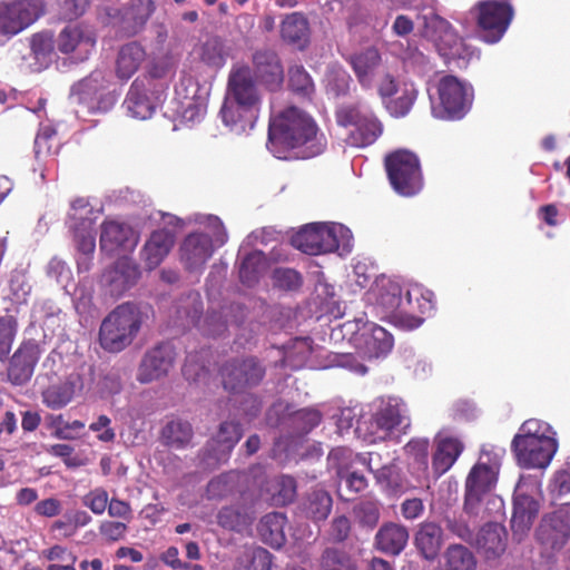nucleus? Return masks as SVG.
Instances as JSON below:
<instances>
[{"instance_id": "33", "label": "nucleus", "mask_w": 570, "mask_h": 570, "mask_svg": "<svg viewBox=\"0 0 570 570\" xmlns=\"http://www.w3.org/2000/svg\"><path fill=\"white\" fill-rule=\"evenodd\" d=\"M216 521L224 530L240 533L253 523L254 517L249 508L237 503L223 507L217 512Z\"/></svg>"}, {"instance_id": "10", "label": "nucleus", "mask_w": 570, "mask_h": 570, "mask_svg": "<svg viewBox=\"0 0 570 570\" xmlns=\"http://www.w3.org/2000/svg\"><path fill=\"white\" fill-rule=\"evenodd\" d=\"M256 83L248 66L233 68L229 72L226 100L243 108L248 122H255L261 106V95Z\"/></svg>"}, {"instance_id": "35", "label": "nucleus", "mask_w": 570, "mask_h": 570, "mask_svg": "<svg viewBox=\"0 0 570 570\" xmlns=\"http://www.w3.org/2000/svg\"><path fill=\"white\" fill-rule=\"evenodd\" d=\"M404 298L402 297L401 285L392 279H383L379 286L376 304L389 315L394 324L397 325V315L403 308Z\"/></svg>"}, {"instance_id": "32", "label": "nucleus", "mask_w": 570, "mask_h": 570, "mask_svg": "<svg viewBox=\"0 0 570 570\" xmlns=\"http://www.w3.org/2000/svg\"><path fill=\"white\" fill-rule=\"evenodd\" d=\"M134 232L132 228L116 220H106L101 224L100 248L101 250L112 253L119 248H128L135 246L131 243Z\"/></svg>"}, {"instance_id": "51", "label": "nucleus", "mask_w": 570, "mask_h": 570, "mask_svg": "<svg viewBox=\"0 0 570 570\" xmlns=\"http://www.w3.org/2000/svg\"><path fill=\"white\" fill-rule=\"evenodd\" d=\"M417 97V90L410 83H404L400 96L386 102L389 112L394 117H404L412 109Z\"/></svg>"}, {"instance_id": "25", "label": "nucleus", "mask_w": 570, "mask_h": 570, "mask_svg": "<svg viewBox=\"0 0 570 570\" xmlns=\"http://www.w3.org/2000/svg\"><path fill=\"white\" fill-rule=\"evenodd\" d=\"M347 61L360 85L366 89L371 88L374 82L376 69L382 63L380 50L374 46L366 47L352 53Z\"/></svg>"}, {"instance_id": "4", "label": "nucleus", "mask_w": 570, "mask_h": 570, "mask_svg": "<svg viewBox=\"0 0 570 570\" xmlns=\"http://www.w3.org/2000/svg\"><path fill=\"white\" fill-rule=\"evenodd\" d=\"M389 180L402 196L416 195L423 187V176L419 157L409 150H396L384 160Z\"/></svg>"}, {"instance_id": "54", "label": "nucleus", "mask_w": 570, "mask_h": 570, "mask_svg": "<svg viewBox=\"0 0 570 570\" xmlns=\"http://www.w3.org/2000/svg\"><path fill=\"white\" fill-rule=\"evenodd\" d=\"M273 501L277 505L291 503L296 495V481L293 476L281 475L272 483Z\"/></svg>"}, {"instance_id": "62", "label": "nucleus", "mask_w": 570, "mask_h": 570, "mask_svg": "<svg viewBox=\"0 0 570 570\" xmlns=\"http://www.w3.org/2000/svg\"><path fill=\"white\" fill-rule=\"evenodd\" d=\"M234 484L228 474H220L213 478L206 487V495L210 500H219L226 498L233 492Z\"/></svg>"}, {"instance_id": "42", "label": "nucleus", "mask_w": 570, "mask_h": 570, "mask_svg": "<svg viewBox=\"0 0 570 570\" xmlns=\"http://www.w3.org/2000/svg\"><path fill=\"white\" fill-rule=\"evenodd\" d=\"M381 134V122L372 112H368L360 125L350 132L347 142L354 147H366L372 145Z\"/></svg>"}, {"instance_id": "50", "label": "nucleus", "mask_w": 570, "mask_h": 570, "mask_svg": "<svg viewBox=\"0 0 570 570\" xmlns=\"http://www.w3.org/2000/svg\"><path fill=\"white\" fill-rule=\"evenodd\" d=\"M226 50L222 39L213 37L200 47L199 58L210 68L219 69L226 62Z\"/></svg>"}, {"instance_id": "23", "label": "nucleus", "mask_w": 570, "mask_h": 570, "mask_svg": "<svg viewBox=\"0 0 570 570\" xmlns=\"http://www.w3.org/2000/svg\"><path fill=\"white\" fill-rule=\"evenodd\" d=\"M364 357L379 358L386 356L393 348V336L379 325H371L355 338Z\"/></svg>"}, {"instance_id": "9", "label": "nucleus", "mask_w": 570, "mask_h": 570, "mask_svg": "<svg viewBox=\"0 0 570 570\" xmlns=\"http://www.w3.org/2000/svg\"><path fill=\"white\" fill-rule=\"evenodd\" d=\"M265 373L264 365L255 356L228 360L219 370L224 389L233 393H242L257 386Z\"/></svg>"}, {"instance_id": "31", "label": "nucleus", "mask_w": 570, "mask_h": 570, "mask_svg": "<svg viewBox=\"0 0 570 570\" xmlns=\"http://www.w3.org/2000/svg\"><path fill=\"white\" fill-rule=\"evenodd\" d=\"M507 531L494 522L483 525L476 538L479 551L488 559L500 557L507 549Z\"/></svg>"}, {"instance_id": "29", "label": "nucleus", "mask_w": 570, "mask_h": 570, "mask_svg": "<svg viewBox=\"0 0 570 570\" xmlns=\"http://www.w3.org/2000/svg\"><path fill=\"white\" fill-rule=\"evenodd\" d=\"M104 276L111 286V291L121 294L136 284L140 271L131 258L125 256L118 258Z\"/></svg>"}, {"instance_id": "43", "label": "nucleus", "mask_w": 570, "mask_h": 570, "mask_svg": "<svg viewBox=\"0 0 570 570\" xmlns=\"http://www.w3.org/2000/svg\"><path fill=\"white\" fill-rule=\"evenodd\" d=\"M194 432L190 423L183 420L169 421L161 431V439L165 445L174 449L186 448L191 439Z\"/></svg>"}, {"instance_id": "1", "label": "nucleus", "mask_w": 570, "mask_h": 570, "mask_svg": "<svg viewBox=\"0 0 570 570\" xmlns=\"http://www.w3.org/2000/svg\"><path fill=\"white\" fill-rule=\"evenodd\" d=\"M316 122L304 110L289 106L271 117L267 148L279 159L287 158V151L308 146L306 157L318 155L323 146L317 139Z\"/></svg>"}, {"instance_id": "3", "label": "nucleus", "mask_w": 570, "mask_h": 570, "mask_svg": "<svg viewBox=\"0 0 570 570\" xmlns=\"http://www.w3.org/2000/svg\"><path fill=\"white\" fill-rule=\"evenodd\" d=\"M144 323V314L135 303H122L101 322L98 340L106 352L119 353L137 337Z\"/></svg>"}, {"instance_id": "12", "label": "nucleus", "mask_w": 570, "mask_h": 570, "mask_svg": "<svg viewBox=\"0 0 570 570\" xmlns=\"http://www.w3.org/2000/svg\"><path fill=\"white\" fill-rule=\"evenodd\" d=\"M342 225L312 223L301 228L291 239L292 245L308 255L335 252L338 246V232Z\"/></svg>"}, {"instance_id": "30", "label": "nucleus", "mask_w": 570, "mask_h": 570, "mask_svg": "<svg viewBox=\"0 0 570 570\" xmlns=\"http://www.w3.org/2000/svg\"><path fill=\"white\" fill-rule=\"evenodd\" d=\"M407 541V528L400 523H384L375 534L377 550L391 556H399L406 547Z\"/></svg>"}, {"instance_id": "19", "label": "nucleus", "mask_w": 570, "mask_h": 570, "mask_svg": "<svg viewBox=\"0 0 570 570\" xmlns=\"http://www.w3.org/2000/svg\"><path fill=\"white\" fill-rule=\"evenodd\" d=\"M498 469L483 463L475 464L465 481L464 510L474 513L484 494L492 490Z\"/></svg>"}, {"instance_id": "28", "label": "nucleus", "mask_w": 570, "mask_h": 570, "mask_svg": "<svg viewBox=\"0 0 570 570\" xmlns=\"http://www.w3.org/2000/svg\"><path fill=\"white\" fill-rule=\"evenodd\" d=\"M414 544L425 560H435L443 546V529L433 521L422 522L415 533Z\"/></svg>"}, {"instance_id": "46", "label": "nucleus", "mask_w": 570, "mask_h": 570, "mask_svg": "<svg viewBox=\"0 0 570 570\" xmlns=\"http://www.w3.org/2000/svg\"><path fill=\"white\" fill-rule=\"evenodd\" d=\"M154 11L155 4L153 0H131L126 9L124 19L136 33L146 24Z\"/></svg>"}, {"instance_id": "56", "label": "nucleus", "mask_w": 570, "mask_h": 570, "mask_svg": "<svg viewBox=\"0 0 570 570\" xmlns=\"http://www.w3.org/2000/svg\"><path fill=\"white\" fill-rule=\"evenodd\" d=\"M220 115L223 122L230 127V129L245 130L247 126H254V122L246 121V114L243 111V108L228 100H225Z\"/></svg>"}, {"instance_id": "22", "label": "nucleus", "mask_w": 570, "mask_h": 570, "mask_svg": "<svg viewBox=\"0 0 570 570\" xmlns=\"http://www.w3.org/2000/svg\"><path fill=\"white\" fill-rule=\"evenodd\" d=\"M180 259L189 272L203 268L214 253L212 237L206 233L188 234L179 248Z\"/></svg>"}, {"instance_id": "39", "label": "nucleus", "mask_w": 570, "mask_h": 570, "mask_svg": "<svg viewBox=\"0 0 570 570\" xmlns=\"http://www.w3.org/2000/svg\"><path fill=\"white\" fill-rule=\"evenodd\" d=\"M463 451V444L453 438H445L438 443L432 458L434 474L441 476L448 472Z\"/></svg>"}, {"instance_id": "6", "label": "nucleus", "mask_w": 570, "mask_h": 570, "mask_svg": "<svg viewBox=\"0 0 570 570\" xmlns=\"http://www.w3.org/2000/svg\"><path fill=\"white\" fill-rule=\"evenodd\" d=\"M410 425L406 404L400 399L390 397L370 420L372 442L397 439L407 433Z\"/></svg>"}, {"instance_id": "58", "label": "nucleus", "mask_w": 570, "mask_h": 570, "mask_svg": "<svg viewBox=\"0 0 570 570\" xmlns=\"http://www.w3.org/2000/svg\"><path fill=\"white\" fill-rule=\"evenodd\" d=\"M75 243L78 252L81 254V257L78 258V266L88 271V261L96 248L95 235L89 230H78L75 233Z\"/></svg>"}, {"instance_id": "26", "label": "nucleus", "mask_w": 570, "mask_h": 570, "mask_svg": "<svg viewBox=\"0 0 570 570\" xmlns=\"http://www.w3.org/2000/svg\"><path fill=\"white\" fill-rule=\"evenodd\" d=\"M282 40L297 50H305L309 45L311 29L307 17L303 12H292L281 22Z\"/></svg>"}, {"instance_id": "49", "label": "nucleus", "mask_w": 570, "mask_h": 570, "mask_svg": "<svg viewBox=\"0 0 570 570\" xmlns=\"http://www.w3.org/2000/svg\"><path fill=\"white\" fill-rule=\"evenodd\" d=\"M311 337H296L285 352L284 362L292 370H298L305 365L312 354Z\"/></svg>"}, {"instance_id": "8", "label": "nucleus", "mask_w": 570, "mask_h": 570, "mask_svg": "<svg viewBox=\"0 0 570 570\" xmlns=\"http://www.w3.org/2000/svg\"><path fill=\"white\" fill-rule=\"evenodd\" d=\"M511 450L518 464L523 469H546L558 450L554 438L541 434V436L514 435Z\"/></svg>"}, {"instance_id": "47", "label": "nucleus", "mask_w": 570, "mask_h": 570, "mask_svg": "<svg viewBox=\"0 0 570 570\" xmlns=\"http://www.w3.org/2000/svg\"><path fill=\"white\" fill-rule=\"evenodd\" d=\"M266 265L263 252L254 250L247 254L239 266V279L247 286H253L258 282L261 273Z\"/></svg>"}, {"instance_id": "24", "label": "nucleus", "mask_w": 570, "mask_h": 570, "mask_svg": "<svg viewBox=\"0 0 570 570\" xmlns=\"http://www.w3.org/2000/svg\"><path fill=\"white\" fill-rule=\"evenodd\" d=\"M539 509L540 504L534 498L524 493H517L514 495L511 530L518 541H521L530 531Z\"/></svg>"}, {"instance_id": "57", "label": "nucleus", "mask_w": 570, "mask_h": 570, "mask_svg": "<svg viewBox=\"0 0 570 570\" xmlns=\"http://www.w3.org/2000/svg\"><path fill=\"white\" fill-rule=\"evenodd\" d=\"M354 517L361 525L374 528L380 520L377 501L364 500L354 505Z\"/></svg>"}, {"instance_id": "64", "label": "nucleus", "mask_w": 570, "mask_h": 570, "mask_svg": "<svg viewBox=\"0 0 570 570\" xmlns=\"http://www.w3.org/2000/svg\"><path fill=\"white\" fill-rule=\"evenodd\" d=\"M273 279L276 287L293 291L302 285V276L292 268H276L273 273Z\"/></svg>"}, {"instance_id": "17", "label": "nucleus", "mask_w": 570, "mask_h": 570, "mask_svg": "<svg viewBox=\"0 0 570 570\" xmlns=\"http://www.w3.org/2000/svg\"><path fill=\"white\" fill-rule=\"evenodd\" d=\"M42 348L36 340H26L16 350L7 367L8 381L17 386L28 383L42 354Z\"/></svg>"}, {"instance_id": "37", "label": "nucleus", "mask_w": 570, "mask_h": 570, "mask_svg": "<svg viewBox=\"0 0 570 570\" xmlns=\"http://www.w3.org/2000/svg\"><path fill=\"white\" fill-rule=\"evenodd\" d=\"M286 515L281 512L265 514L258 524V533L262 540L272 548H282L286 542L285 525Z\"/></svg>"}, {"instance_id": "45", "label": "nucleus", "mask_w": 570, "mask_h": 570, "mask_svg": "<svg viewBox=\"0 0 570 570\" xmlns=\"http://www.w3.org/2000/svg\"><path fill=\"white\" fill-rule=\"evenodd\" d=\"M474 554L462 544H451L444 553V570H475Z\"/></svg>"}, {"instance_id": "16", "label": "nucleus", "mask_w": 570, "mask_h": 570, "mask_svg": "<svg viewBox=\"0 0 570 570\" xmlns=\"http://www.w3.org/2000/svg\"><path fill=\"white\" fill-rule=\"evenodd\" d=\"M96 35L81 23L68 24L56 39L57 49L62 55H71L75 61L82 62L89 58L96 47Z\"/></svg>"}, {"instance_id": "13", "label": "nucleus", "mask_w": 570, "mask_h": 570, "mask_svg": "<svg viewBox=\"0 0 570 570\" xmlns=\"http://www.w3.org/2000/svg\"><path fill=\"white\" fill-rule=\"evenodd\" d=\"M71 99L88 114L105 112L115 102L114 97L107 91V80L101 71H94L75 83L71 88Z\"/></svg>"}, {"instance_id": "20", "label": "nucleus", "mask_w": 570, "mask_h": 570, "mask_svg": "<svg viewBox=\"0 0 570 570\" xmlns=\"http://www.w3.org/2000/svg\"><path fill=\"white\" fill-rule=\"evenodd\" d=\"M537 541L548 554L561 551L570 539V528L557 511L542 517L535 531Z\"/></svg>"}, {"instance_id": "36", "label": "nucleus", "mask_w": 570, "mask_h": 570, "mask_svg": "<svg viewBox=\"0 0 570 570\" xmlns=\"http://www.w3.org/2000/svg\"><path fill=\"white\" fill-rule=\"evenodd\" d=\"M124 107L132 118L144 120L151 117L155 106L147 96V90L142 81L136 79L131 83L125 98Z\"/></svg>"}, {"instance_id": "38", "label": "nucleus", "mask_w": 570, "mask_h": 570, "mask_svg": "<svg viewBox=\"0 0 570 570\" xmlns=\"http://www.w3.org/2000/svg\"><path fill=\"white\" fill-rule=\"evenodd\" d=\"M287 89L303 101H311L315 95V82L303 65L294 63L287 68Z\"/></svg>"}, {"instance_id": "61", "label": "nucleus", "mask_w": 570, "mask_h": 570, "mask_svg": "<svg viewBox=\"0 0 570 570\" xmlns=\"http://www.w3.org/2000/svg\"><path fill=\"white\" fill-rule=\"evenodd\" d=\"M199 327L204 335L219 337L227 332L228 325L223 312H212L206 315Z\"/></svg>"}, {"instance_id": "44", "label": "nucleus", "mask_w": 570, "mask_h": 570, "mask_svg": "<svg viewBox=\"0 0 570 570\" xmlns=\"http://www.w3.org/2000/svg\"><path fill=\"white\" fill-rule=\"evenodd\" d=\"M320 570H357L356 561L345 550L328 547L318 561Z\"/></svg>"}, {"instance_id": "27", "label": "nucleus", "mask_w": 570, "mask_h": 570, "mask_svg": "<svg viewBox=\"0 0 570 570\" xmlns=\"http://www.w3.org/2000/svg\"><path fill=\"white\" fill-rule=\"evenodd\" d=\"M175 244V234L166 228L154 230L146 244L141 255L148 269H155L169 254Z\"/></svg>"}, {"instance_id": "63", "label": "nucleus", "mask_w": 570, "mask_h": 570, "mask_svg": "<svg viewBox=\"0 0 570 570\" xmlns=\"http://www.w3.org/2000/svg\"><path fill=\"white\" fill-rule=\"evenodd\" d=\"M52 36L48 32H38L30 38V49L36 59L49 57L55 47Z\"/></svg>"}, {"instance_id": "53", "label": "nucleus", "mask_w": 570, "mask_h": 570, "mask_svg": "<svg viewBox=\"0 0 570 570\" xmlns=\"http://www.w3.org/2000/svg\"><path fill=\"white\" fill-rule=\"evenodd\" d=\"M430 442L426 438L411 439L404 446V453L420 471H426L429 466Z\"/></svg>"}, {"instance_id": "55", "label": "nucleus", "mask_w": 570, "mask_h": 570, "mask_svg": "<svg viewBox=\"0 0 570 570\" xmlns=\"http://www.w3.org/2000/svg\"><path fill=\"white\" fill-rule=\"evenodd\" d=\"M244 570H271L273 556L262 547H255L244 552L242 557Z\"/></svg>"}, {"instance_id": "14", "label": "nucleus", "mask_w": 570, "mask_h": 570, "mask_svg": "<svg viewBox=\"0 0 570 570\" xmlns=\"http://www.w3.org/2000/svg\"><path fill=\"white\" fill-rule=\"evenodd\" d=\"M253 79L269 92H277L284 83V67L273 49H258L252 56Z\"/></svg>"}, {"instance_id": "18", "label": "nucleus", "mask_w": 570, "mask_h": 570, "mask_svg": "<svg viewBox=\"0 0 570 570\" xmlns=\"http://www.w3.org/2000/svg\"><path fill=\"white\" fill-rule=\"evenodd\" d=\"M176 352L170 343H161L148 350L144 355L137 380L140 383H150L167 376L174 365Z\"/></svg>"}, {"instance_id": "59", "label": "nucleus", "mask_w": 570, "mask_h": 570, "mask_svg": "<svg viewBox=\"0 0 570 570\" xmlns=\"http://www.w3.org/2000/svg\"><path fill=\"white\" fill-rule=\"evenodd\" d=\"M52 426L55 428V436L60 440H75L79 436V432L85 429V422L75 420L66 421L62 414L53 417Z\"/></svg>"}, {"instance_id": "34", "label": "nucleus", "mask_w": 570, "mask_h": 570, "mask_svg": "<svg viewBox=\"0 0 570 570\" xmlns=\"http://www.w3.org/2000/svg\"><path fill=\"white\" fill-rule=\"evenodd\" d=\"M146 59V51L138 42L122 46L116 60V75L122 80L131 78Z\"/></svg>"}, {"instance_id": "48", "label": "nucleus", "mask_w": 570, "mask_h": 570, "mask_svg": "<svg viewBox=\"0 0 570 570\" xmlns=\"http://www.w3.org/2000/svg\"><path fill=\"white\" fill-rule=\"evenodd\" d=\"M243 436V428L239 422L225 421L218 426L213 441L222 452H230Z\"/></svg>"}, {"instance_id": "21", "label": "nucleus", "mask_w": 570, "mask_h": 570, "mask_svg": "<svg viewBox=\"0 0 570 570\" xmlns=\"http://www.w3.org/2000/svg\"><path fill=\"white\" fill-rule=\"evenodd\" d=\"M374 458H379V453L368 452L366 454H355L346 446H337L331 450L327 461L330 468L335 471L341 480H343L345 474L352 472L351 469L355 463H360L366 466V469L375 475L377 481H381L386 476V470L374 466Z\"/></svg>"}, {"instance_id": "52", "label": "nucleus", "mask_w": 570, "mask_h": 570, "mask_svg": "<svg viewBox=\"0 0 570 570\" xmlns=\"http://www.w3.org/2000/svg\"><path fill=\"white\" fill-rule=\"evenodd\" d=\"M60 142L57 138V131L52 127H43L39 130L35 138V155L37 159L56 155L59 150Z\"/></svg>"}, {"instance_id": "7", "label": "nucleus", "mask_w": 570, "mask_h": 570, "mask_svg": "<svg viewBox=\"0 0 570 570\" xmlns=\"http://www.w3.org/2000/svg\"><path fill=\"white\" fill-rule=\"evenodd\" d=\"M474 10L480 39L491 45L499 42L513 19L512 6L508 2L485 0L479 1Z\"/></svg>"}, {"instance_id": "60", "label": "nucleus", "mask_w": 570, "mask_h": 570, "mask_svg": "<svg viewBox=\"0 0 570 570\" xmlns=\"http://www.w3.org/2000/svg\"><path fill=\"white\" fill-rule=\"evenodd\" d=\"M17 327L18 324L13 316L0 317V360H3L9 354Z\"/></svg>"}, {"instance_id": "40", "label": "nucleus", "mask_w": 570, "mask_h": 570, "mask_svg": "<svg viewBox=\"0 0 570 570\" xmlns=\"http://www.w3.org/2000/svg\"><path fill=\"white\" fill-rule=\"evenodd\" d=\"M76 391V382L68 377L45 389L41 393L42 403L51 410H60L73 400Z\"/></svg>"}, {"instance_id": "41", "label": "nucleus", "mask_w": 570, "mask_h": 570, "mask_svg": "<svg viewBox=\"0 0 570 570\" xmlns=\"http://www.w3.org/2000/svg\"><path fill=\"white\" fill-rule=\"evenodd\" d=\"M332 505L333 499L327 491L314 489L304 499L302 510L313 521H323L328 517Z\"/></svg>"}, {"instance_id": "5", "label": "nucleus", "mask_w": 570, "mask_h": 570, "mask_svg": "<svg viewBox=\"0 0 570 570\" xmlns=\"http://www.w3.org/2000/svg\"><path fill=\"white\" fill-rule=\"evenodd\" d=\"M43 13L42 0L0 1V46L29 28Z\"/></svg>"}, {"instance_id": "11", "label": "nucleus", "mask_w": 570, "mask_h": 570, "mask_svg": "<svg viewBox=\"0 0 570 570\" xmlns=\"http://www.w3.org/2000/svg\"><path fill=\"white\" fill-rule=\"evenodd\" d=\"M441 117L456 120L463 118L473 101V88L458 77L446 75L436 85Z\"/></svg>"}, {"instance_id": "2", "label": "nucleus", "mask_w": 570, "mask_h": 570, "mask_svg": "<svg viewBox=\"0 0 570 570\" xmlns=\"http://www.w3.org/2000/svg\"><path fill=\"white\" fill-rule=\"evenodd\" d=\"M422 19V36L433 42L445 65L463 69L479 56L478 50L466 43L454 27L441 16L430 12Z\"/></svg>"}, {"instance_id": "15", "label": "nucleus", "mask_w": 570, "mask_h": 570, "mask_svg": "<svg viewBox=\"0 0 570 570\" xmlns=\"http://www.w3.org/2000/svg\"><path fill=\"white\" fill-rule=\"evenodd\" d=\"M403 308L397 315V325L404 330H414L422 325L425 316L435 307L434 294L420 285L406 291Z\"/></svg>"}]
</instances>
